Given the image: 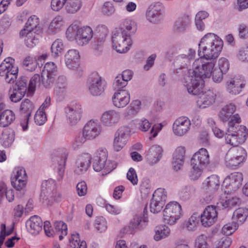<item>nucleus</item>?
I'll return each mask as SVG.
<instances>
[{
	"label": "nucleus",
	"instance_id": "nucleus-1",
	"mask_svg": "<svg viewBox=\"0 0 248 248\" xmlns=\"http://www.w3.org/2000/svg\"><path fill=\"white\" fill-rule=\"evenodd\" d=\"M215 62L211 59L200 57L193 62L192 70L185 78L184 85L190 94H197L203 89L204 79L212 78L215 82Z\"/></svg>",
	"mask_w": 248,
	"mask_h": 248
},
{
	"label": "nucleus",
	"instance_id": "nucleus-2",
	"mask_svg": "<svg viewBox=\"0 0 248 248\" xmlns=\"http://www.w3.org/2000/svg\"><path fill=\"white\" fill-rule=\"evenodd\" d=\"M223 46L222 40L213 33H208L201 40L199 44L198 55L207 59L217 58Z\"/></svg>",
	"mask_w": 248,
	"mask_h": 248
},
{
	"label": "nucleus",
	"instance_id": "nucleus-3",
	"mask_svg": "<svg viewBox=\"0 0 248 248\" xmlns=\"http://www.w3.org/2000/svg\"><path fill=\"white\" fill-rule=\"evenodd\" d=\"M248 137V129L243 125L236 124L228 126L225 135L226 144L237 146L245 142Z\"/></svg>",
	"mask_w": 248,
	"mask_h": 248
},
{
	"label": "nucleus",
	"instance_id": "nucleus-4",
	"mask_svg": "<svg viewBox=\"0 0 248 248\" xmlns=\"http://www.w3.org/2000/svg\"><path fill=\"white\" fill-rule=\"evenodd\" d=\"M66 34L70 39L74 38L78 45L83 46L93 37V31L90 27L79 28L76 24H72L67 29Z\"/></svg>",
	"mask_w": 248,
	"mask_h": 248
},
{
	"label": "nucleus",
	"instance_id": "nucleus-5",
	"mask_svg": "<svg viewBox=\"0 0 248 248\" xmlns=\"http://www.w3.org/2000/svg\"><path fill=\"white\" fill-rule=\"evenodd\" d=\"M41 197L44 202L48 205H51L53 202H60L62 201V194L57 191L56 184L52 179L46 181L42 183Z\"/></svg>",
	"mask_w": 248,
	"mask_h": 248
},
{
	"label": "nucleus",
	"instance_id": "nucleus-6",
	"mask_svg": "<svg viewBox=\"0 0 248 248\" xmlns=\"http://www.w3.org/2000/svg\"><path fill=\"white\" fill-rule=\"evenodd\" d=\"M15 60L12 58H6L0 65V76L3 77L5 82L13 83L17 78L18 67L14 65Z\"/></svg>",
	"mask_w": 248,
	"mask_h": 248
},
{
	"label": "nucleus",
	"instance_id": "nucleus-7",
	"mask_svg": "<svg viewBox=\"0 0 248 248\" xmlns=\"http://www.w3.org/2000/svg\"><path fill=\"white\" fill-rule=\"evenodd\" d=\"M181 206L176 202L168 203L163 212V220L165 223L174 225L180 218L182 213Z\"/></svg>",
	"mask_w": 248,
	"mask_h": 248
},
{
	"label": "nucleus",
	"instance_id": "nucleus-8",
	"mask_svg": "<svg viewBox=\"0 0 248 248\" xmlns=\"http://www.w3.org/2000/svg\"><path fill=\"white\" fill-rule=\"evenodd\" d=\"M112 43L116 50L122 53L129 49L132 42L129 34L117 31L112 36Z\"/></svg>",
	"mask_w": 248,
	"mask_h": 248
},
{
	"label": "nucleus",
	"instance_id": "nucleus-9",
	"mask_svg": "<svg viewBox=\"0 0 248 248\" xmlns=\"http://www.w3.org/2000/svg\"><path fill=\"white\" fill-rule=\"evenodd\" d=\"M236 106L230 103L223 107L220 111L218 116L220 119L224 122H228V126L239 124L241 123V118L239 114H234Z\"/></svg>",
	"mask_w": 248,
	"mask_h": 248
},
{
	"label": "nucleus",
	"instance_id": "nucleus-10",
	"mask_svg": "<svg viewBox=\"0 0 248 248\" xmlns=\"http://www.w3.org/2000/svg\"><path fill=\"white\" fill-rule=\"evenodd\" d=\"M247 156L246 150L237 146L230 150L227 155L226 162L230 167L237 166L245 160Z\"/></svg>",
	"mask_w": 248,
	"mask_h": 248
},
{
	"label": "nucleus",
	"instance_id": "nucleus-11",
	"mask_svg": "<svg viewBox=\"0 0 248 248\" xmlns=\"http://www.w3.org/2000/svg\"><path fill=\"white\" fill-rule=\"evenodd\" d=\"M83 110L79 103L71 104L65 108V114L69 124L76 125L80 120Z\"/></svg>",
	"mask_w": 248,
	"mask_h": 248
},
{
	"label": "nucleus",
	"instance_id": "nucleus-12",
	"mask_svg": "<svg viewBox=\"0 0 248 248\" xmlns=\"http://www.w3.org/2000/svg\"><path fill=\"white\" fill-rule=\"evenodd\" d=\"M130 128L126 126L119 128L114 135L113 148L119 151L125 145L130 135Z\"/></svg>",
	"mask_w": 248,
	"mask_h": 248
},
{
	"label": "nucleus",
	"instance_id": "nucleus-13",
	"mask_svg": "<svg viewBox=\"0 0 248 248\" xmlns=\"http://www.w3.org/2000/svg\"><path fill=\"white\" fill-rule=\"evenodd\" d=\"M27 91V80L22 78L16 82L12 91L9 92L10 100L14 103L19 102L25 96Z\"/></svg>",
	"mask_w": 248,
	"mask_h": 248
},
{
	"label": "nucleus",
	"instance_id": "nucleus-14",
	"mask_svg": "<svg viewBox=\"0 0 248 248\" xmlns=\"http://www.w3.org/2000/svg\"><path fill=\"white\" fill-rule=\"evenodd\" d=\"M167 198L164 189L158 188L153 194V199L150 203V211L153 213L160 212L163 208Z\"/></svg>",
	"mask_w": 248,
	"mask_h": 248
},
{
	"label": "nucleus",
	"instance_id": "nucleus-15",
	"mask_svg": "<svg viewBox=\"0 0 248 248\" xmlns=\"http://www.w3.org/2000/svg\"><path fill=\"white\" fill-rule=\"evenodd\" d=\"M106 85L105 80L99 75L93 73L89 83V90L93 95L98 96L104 92Z\"/></svg>",
	"mask_w": 248,
	"mask_h": 248
},
{
	"label": "nucleus",
	"instance_id": "nucleus-16",
	"mask_svg": "<svg viewBox=\"0 0 248 248\" xmlns=\"http://www.w3.org/2000/svg\"><path fill=\"white\" fill-rule=\"evenodd\" d=\"M243 180V174L239 172H234L225 178L223 185L229 191H235L241 186Z\"/></svg>",
	"mask_w": 248,
	"mask_h": 248
},
{
	"label": "nucleus",
	"instance_id": "nucleus-17",
	"mask_svg": "<svg viewBox=\"0 0 248 248\" xmlns=\"http://www.w3.org/2000/svg\"><path fill=\"white\" fill-rule=\"evenodd\" d=\"M190 125V121L187 117H179L174 121L173 124V132L177 136H183L189 130Z\"/></svg>",
	"mask_w": 248,
	"mask_h": 248
},
{
	"label": "nucleus",
	"instance_id": "nucleus-18",
	"mask_svg": "<svg viewBox=\"0 0 248 248\" xmlns=\"http://www.w3.org/2000/svg\"><path fill=\"white\" fill-rule=\"evenodd\" d=\"M217 212L213 206H208L201 215V222L205 227H208L214 224L217 220Z\"/></svg>",
	"mask_w": 248,
	"mask_h": 248
},
{
	"label": "nucleus",
	"instance_id": "nucleus-19",
	"mask_svg": "<svg viewBox=\"0 0 248 248\" xmlns=\"http://www.w3.org/2000/svg\"><path fill=\"white\" fill-rule=\"evenodd\" d=\"M56 71L57 67L54 62L46 63L41 74L42 84L47 87L52 83Z\"/></svg>",
	"mask_w": 248,
	"mask_h": 248
},
{
	"label": "nucleus",
	"instance_id": "nucleus-20",
	"mask_svg": "<svg viewBox=\"0 0 248 248\" xmlns=\"http://www.w3.org/2000/svg\"><path fill=\"white\" fill-rule=\"evenodd\" d=\"M209 154L205 148H201L195 153L191 159V164L206 168L210 163Z\"/></svg>",
	"mask_w": 248,
	"mask_h": 248
},
{
	"label": "nucleus",
	"instance_id": "nucleus-21",
	"mask_svg": "<svg viewBox=\"0 0 248 248\" xmlns=\"http://www.w3.org/2000/svg\"><path fill=\"white\" fill-rule=\"evenodd\" d=\"M82 130L91 140L97 137L102 132V126L97 120L89 121L84 125Z\"/></svg>",
	"mask_w": 248,
	"mask_h": 248
},
{
	"label": "nucleus",
	"instance_id": "nucleus-22",
	"mask_svg": "<svg viewBox=\"0 0 248 248\" xmlns=\"http://www.w3.org/2000/svg\"><path fill=\"white\" fill-rule=\"evenodd\" d=\"M202 90V89L196 94L199 95L197 100V105L199 108H204L215 102L216 95L213 91L208 90L203 93Z\"/></svg>",
	"mask_w": 248,
	"mask_h": 248
},
{
	"label": "nucleus",
	"instance_id": "nucleus-23",
	"mask_svg": "<svg viewBox=\"0 0 248 248\" xmlns=\"http://www.w3.org/2000/svg\"><path fill=\"white\" fill-rule=\"evenodd\" d=\"M130 100V93L126 90H119L112 96L113 104L118 108L125 107L129 104Z\"/></svg>",
	"mask_w": 248,
	"mask_h": 248
},
{
	"label": "nucleus",
	"instance_id": "nucleus-24",
	"mask_svg": "<svg viewBox=\"0 0 248 248\" xmlns=\"http://www.w3.org/2000/svg\"><path fill=\"white\" fill-rule=\"evenodd\" d=\"M230 68L228 60L224 57L220 58L217 62V66L215 65L214 79L215 82L220 83L223 79V75L225 74Z\"/></svg>",
	"mask_w": 248,
	"mask_h": 248
},
{
	"label": "nucleus",
	"instance_id": "nucleus-25",
	"mask_svg": "<svg viewBox=\"0 0 248 248\" xmlns=\"http://www.w3.org/2000/svg\"><path fill=\"white\" fill-rule=\"evenodd\" d=\"M20 36L25 38V43L27 47L32 48L38 43L40 35L35 31L23 29L20 32Z\"/></svg>",
	"mask_w": 248,
	"mask_h": 248
},
{
	"label": "nucleus",
	"instance_id": "nucleus-26",
	"mask_svg": "<svg viewBox=\"0 0 248 248\" xmlns=\"http://www.w3.org/2000/svg\"><path fill=\"white\" fill-rule=\"evenodd\" d=\"M163 6L160 3H156L151 5L146 11V17L150 22L153 23L158 22L162 15Z\"/></svg>",
	"mask_w": 248,
	"mask_h": 248
},
{
	"label": "nucleus",
	"instance_id": "nucleus-27",
	"mask_svg": "<svg viewBox=\"0 0 248 248\" xmlns=\"http://www.w3.org/2000/svg\"><path fill=\"white\" fill-rule=\"evenodd\" d=\"M120 114L114 110L104 112L100 117V121L105 126L110 127L115 125L120 120Z\"/></svg>",
	"mask_w": 248,
	"mask_h": 248
},
{
	"label": "nucleus",
	"instance_id": "nucleus-28",
	"mask_svg": "<svg viewBox=\"0 0 248 248\" xmlns=\"http://www.w3.org/2000/svg\"><path fill=\"white\" fill-rule=\"evenodd\" d=\"M64 58L65 65L68 68L75 69L78 67L80 55L77 50H69L65 54Z\"/></svg>",
	"mask_w": 248,
	"mask_h": 248
},
{
	"label": "nucleus",
	"instance_id": "nucleus-29",
	"mask_svg": "<svg viewBox=\"0 0 248 248\" xmlns=\"http://www.w3.org/2000/svg\"><path fill=\"white\" fill-rule=\"evenodd\" d=\"M186 148L184 146L177 147L173 154L172 165L175 170H180L185 162Z\"/></svg>",
	"mask_w": 248,
	"mask_h": 248
},
{
	"label": "nucleus",
	"instance_id": "nucleus-30",
	"mask_svg": "<svg viewBox=\"0 0 248 248\" xmlns=\"http://www.w3.org/2000/svg\"><path fill=\"white\" fill-rule=\"evenodd\" d=\"M28 231L34 235L38 234L42 230L43 221L38 216L31 217L26 223Z\"/></svg>",
	"mask_w": 248,
	"mask_h": 248
},
{
	"label": "nucleus",
	"instance_id": "nucleus-31",
	"mask_svg": "<svg viewBox=\"0 0 248 248\" xmlns=\"http://www.w3.org/2000/svg\"><path fill=\"white\" fill-rule=\"evenodd\" d=\"M245 85V84L243 79L234 78L228 82L227 89L230 93L236 95L242 92Z\"/></svg>",
	"mask_w": 248,
	"mask_h": 248
},
{
	"label": "nucleus",
	"instance_id": "nucleus-32",
	"mask_svg": "<svg viewBox=\"0 0 248 248\" xmlns=\"http://www.w3.org/2000/svg\"><path fill=\"white\" fill-rule=\"evenodd\" d=\"M162 152L163 150L160 146L155 145L149 149L146 155V159L150 164H155L161 158Z\"/></svg>",
	"mask_w": 248,
	"mask_h": 248
},
{
	"label": "nucleus",
	"instance_id": "nucleus-33",
	"mask_svg": "<svg viewBox=\"0 0 248 248\" xmlns=\"http://www.w3.org/2000/svg\"><path fill=\"white\" fill-rule=\"evenodd\" d=\"M65 21L62 16L57 15L50 22L47 32L48 34L55 33L64 27Z\"/></svg>",
	"mask_w": 248,
	"mask_h": 248
},
{
	"label": "nucleus",
	"instance_id": "nucleus-34",
	"mask_svg": "<svg viewBox=\"0 0 248 248\" xmlns=\"http://www.w3.org/2000/svg\"><path fill=\"white\" fill-rule=\"evenodd\" d=\"M248 217V209L245 207H239L233 212L232 219L238 225L243 224Z\"/></svg>",
	"mask_w": 248,
	"mask_h": 248
},
{
	"label": "nucleus",
	"instance_id": "nucleus-35",
	"mask_svg": "<svg viewBox=\"0 0 248 248\" xmlns=\"http://www.w3.org/2000/svg\"><path fill=\"white\" fill-rule=\"evenodd\" d=\"M204 183L207 189L213 193H216L220 188L219 178L217 175H212L209 176Z\"/></svg>",
	"mask_w": 248,
	"mask_h": 248
},
{
	"label": "nucleus",
	"instance_id": "nucleus-36",
	"mask_svg": "<svg viewBox=\"0 0 248 248\" xmlns=\"http://www.w3.org/2000/svg\"><path fill=\"white\" fill-rule=\"evenodd\" d=\"M15 140V134L13 129H5L3 130L0 138L1 144L4 148L9 147Z\"/></svg>",
	"mask_w": 248,
	"mask_h": 248
},
{
	"label": "nucleus",
	"instance_id": "nucleus-37",
	"mask_svg": "<svg viewBox=\"0 0 248 248\" xmlns=\"http://www.w3.org/2000/svg\"><path fill=\"white\" fill-rule=\"evenodd\" d=\"M91 157L89 154H85L80 156L77 161V169L76 171L78 173L86 171L91 164Z\"/></svg>",
	"mask_w": 248,
	"mask_h": 248
},
{
	"label": "nucleus",
	"instance_id": "nucleus-38",
	"mask_svg": "<svg viewBox=\"0 0 248 248\" xmlns=\"http://www.w3.org/2000/svg\"><path fill=\"white\" fill-rule=\"evenodd\" d=\"M15 119V115L13 111L10 109L4 110L0 114V126H8Z\"/></svg>",
	"mask_w": 248,
	"mask_h": 248
},
{
	"label": "nucleus",
	"instance_id": "nucleus-39",
	"mask_svg": "<svg viewBox=\"0 0 248 248\" xmlns=\"http://www.w3.org/2000/svg\"><path fill=\"white\" fill-rule=\"evenodd\" d=\"M137 30V24L136 22L129 18L124 19L121 25L119 31L127 33L129 34L134 33Z\"/></svg>",
	"mask_w": 248,
	"mask_h": 248
},
{
	"label": "nucleus",
	"instance_id": "nucleus-40",
	"mask_svg": "<svg viewBox=\"0 0 248 248\" xmlns=\"http://www.w3.org/2000/svg\"><path fill=\"white\" fill-rule=\"evenodd\" d=\"M196 55V51L192 48H189L187 55L182 54L179 55L176 61L177 63H182L181 68H185L189 63L190 60L193 59Z\"/></svg>",
	"mask_w": 248,
	"mask_h": 248
},
{
	"label": "nucleus",
	"instance_id": "nucleus-41",
	"mask_svg": "<svg viewBox=\"0 0 248 248\" xmlns=\"http://www.w3.org/2000/svg\"><path fill=\"white\" fill-rule=\"evenodd\" d=\"M170 232V228L166 225H161L156 227L154 239L155 241H159L168 237Z\"/></svg>",
	"mask_w": 248,
	"mask_h": 248
},
{
	"label": "nucleus",
	"instance_id": "nucleus-42",
	"mask_svg": "<svg viewBox=\"0 0 248 248\" xmlns=\"http://www.w3.org/2000/svg\"><path fill=\"white\" fill-rule=\"evenodd\" d=\"M69 245L71 248H87L86 243L84 241H80L79 235L77 232L72 234L69 239Z\"/></svg>",
	"mask_w": 248,
	"mask_h": 248
},
{
	"label": "nucleus",
	"instance_id": "nucleus-43",
	"mask_svg": "<svg viewBox=\"0 0 248 248\" xmlns=\"http://www.w3.org/2000/svg\"><path fill=\"white\" fill-rule=\"evenodd\" d=\"M141 108V102L139 100L133 101L127 108L125 112L127 117H132L136 115Z\"/></svg>",
	"mask_w": 248,
	"mask_h": 248
},
{
	"label": "nucleus",
	"instance_id": "nucleus-44",
	"mask_svg": "<svg viewBox=\"0 0 248 248\" xmlns=\"http://www.w3.org/2000/svg\"><path fill=\"white\" fill-rule=\"evenodd\" d=\"M64 48V46L61 39H57L52 43L51 47L52 55L57 58L62 53Z\"/></svg>",
	"mask_w": 248,
	"mask_h": 248
},
{
	"label": "nucleus",
	"instance_id": "nucleus-45",
	"mask_svg": "<svg viewBox=\"0 0 248 248\" xmlns=\"http://www.w3.org/2000/svg\"><path fill=\"white\" fill-rule=\"evenodd\" d=\"M82 6L81 0H69L66 5V10L68 13L77 12Z\"/></svg>",
	"mask_w": 248,
	"mask_h": 248
},
{
	"label": "nucleus",
	"instance_id": "nucleus-46",
	"mask_svg": "<svg viewBox=\"0 0 248 248\" xmlns=\"http://www.w3.org/2000/svg\"><path fill=\"white\" fill-rule=\"evenodd\" d=\"M67 87L66 80L64 77L60 76L57 78L55 92L57 95H60L63 93Z\"/></svg>",
	"mask_w": 248,
	"mask_h": 248
},
{
	"label": "nucleus",
	"instance_id": "nucleus-47",
	"mask_svg": "<svg viewBox=\"0 0 248 248\" xmlns=\"http://www.w3.org/2000/svg\"><path fill=\"white\" fill-rule=\"evenodd\" d=\"M106 162L107 161L103 162V160H94V162L93 163V168L94 170L96 171H100L104 169L106 170V172H109L112 171L114 168L109 167V162H108L107 164H106Z\"/></svg>",
	"mask_w": 248,
	"mask_h": 248
},
{
	"label": "nucleus",
	"instance_id": "nucleus-48",
	"mask_svg": "<svg viewBox=\"0 0 248 248\" xmlns=\"http://www.w3.org/2000/svg\"><path fill=\"white\" fill-rule=\"evenodd\" d=\"M23 65L27 70L32 71L35 70L38 65L36 58L33 56H28L25 58L23 62Z\"/></svg>",
	"mask_w": 248,
	"mask_h": 248
},
{
	"label": "nucleus",
	"instance_id": "nucleus-49",
	"mask_svg": "<svg viewBox=\"0 0 248 248\" xmlns=\"http://www.w3.org/2000/svg\"><path fill=\"white\" fill-rule=\"evenodd\" d=\"M67 154L64 153L62 155V158L59 163V165L57 169L58 176L57 179L59 181H61L63 177L65 170V166L66 161L67 159Z\"/></svg>",
	"mask_w": 248,
	"mask_h": 248
},
{
	"label": "nucleus",
	"instance_id": "nucleus-50",
	"mask_svg": "<svg viewBox=\"0 0 248 248\" xmlns=\"http://www.w3.org/2000/svg\"><path fill=\"white\" fill-rule=\"evenodd\" d=\"M241 202L240 199L236 196H228L221 202L222 206L225 208H232Z\"/></svg>",
	"mask_w": 248,
	"mask_h": 248
},
{
	"label": "nucleus",
	"instance_id": "nucleus-51",
	"mask_svg": "<svg viewBox=\"0 0 248 248\" xmlns=\"http://www.w3.org/2000/svg\"><path fill=\"white\" fill-rule=\"evenodd\" d=\"M56 233L59 235L60 240L63 238V236L66 235L67 233V227L66 224L63 221H56L54 224Z\"/></svg>",
	"mask_w": 248,
	"mask_h": 248
},
{
	"label": "nucleus",
	"instance_id": "nucleus-52",
	"mask_svg": "<svg viewBox=\"0 0 248 248\" xmlns=\"http://www.w3.org/2000/svg\"><path fill=\"white\" fill-rule=\"evenodd\" d=\"M34 109L32 103L28 99H25L21 103L20 109L24 113H26V117H30Z\"/></svg>",
	"mask_w": 248,
	"mask_h": 248
},
{
	"label": "nucleus",
	"instance_id": "nucleus-53",
	"mask_svg": "<svg viewBox=\"0 0 248 248\" xmlns=\"http://www.w3.org/2000/svg\"><path fill=\"white\" fill-rule=\"evenodd\" d=\"M188 24L189 19L187 17L179 18L174 24L173 30L177 32L183 31Z\"/></svg>",
	"mask_w": 248,
	"mask_h": 248
},
{
	"label": "nucleus",
	"instance_id": "nucleus-54",
	"mask_svg": "<svg viewBox=\"0 0 248 248\" xmlns=\"http://www.w3.org/2000/svg\"><path fill=\"white\" fill-rule=\"evenodd\" d=\"M39 24V18L35 15L31 16L28 19L24 29H29L30 31H38L37 28Z\"/></svg>",
	"mask_w": 248,
	"mask_h": 248
},
{
	"label": "nucleus",
	"instance_id": "nucleus-55",
	"mask_svg": "<svg viewBox=\"0 0 248 248\" xmlns=\"http://www.w3.org/2000/svg\"><path fill=\"white\" fill-rule=\"evenodd\" d=\"M239 226L233 221L224 225L221 229V232L226 235H231L238 229Z\"/></svg>",
	"mask_w": 248,
	"mask_h": 248
},
{
	"label": "nucleus",
	"instance_id": "nucleus-56",
	"mask_svg": "<svg viewBox=\"0 0 248 248\" xmlns=\"http://www.w3.org/2000/svg\"><path fill=\"white\" fill-rule=\"evenodd\" d=\"M86 134L82 130V133L79 134L76 138L75 141L73 144V147L74 149H78L81 147L87 140H91L88 137L86 136Z\"/></svg>",
	"mask_w": 248,
	"mask_h": 248
},
{
	"label": "nucleus",
	"instance_id": "nucleus-57",
	"mask_svg": "<svg viewBox=\"0 0 248 248\" xmlns=\"http://www.w3.org/2000/svg\"><path fill=\"white\" fill-rule=\"evenodd\" d=\"M95 227L100 232H105L108 227L106 219L103 217H97L95 222Z\"/></svg>",
	"mask_w": 248,
	"mask_h": 248
},
{
	"label": "nucleus",
	"instance_id": "nucleus-58",
	"mask_svg": "<svg viewBox=\"0 0 248 248\" xmlns=\"http://www.w3.org/2000/svg\"><path fill=\"white\" fill-rule=\"evenodd\" d=\"M195 248H210L207 243V237L203 234L199 236L195 241Z\"/></svg>",
	"mask_w": 248,
	"mask_h": 248
},
{
	"label": "nucleus",
	"instance_id": "nucleus-59",
	"mask_svg": "<svg viewBox=\"0 0 248 248\" xmlns=\"http://www.w3.org/2000/svg\"><path fill=\"white\" fill-rule=\"evenodd\" d=\"M47 120L46 112L40 109H38L34 116L35 123L39 125L44 124Z\"/></svg>",
	"mask_w": 248,
	"mask_h": 248
},
{
	"label": "nucleus",
	"instance_id": "nucleus-60",
	"mask_svg": "<svg viewBox=\"0 0 248 248\" xmlns=\"http://www.w3.org/2000/svg\"><path fill=\"white\" fill-rule=\"evenodd\" d=\"M102 12L106 16H111L115 12V8L113 3L111 1H106L102 7Z\"/></svg>",
	"mask_w": 248,
	"mask_h": 248
},
{
	"label": "nucleus",
	"instance_id": "nucleus-61",
	"mask_svg": "<svg viewBox=\"0 0 248 248\" xmlns=\"http://www.w3.org/2000/svg\"><path fill=\"white\" fill-rule=\"evenodd\" d=\"M27 179V176L25 169L22 167H16L14 169L11 179Z\"/></svg>",
	"mask_w": 248,
	"mask_h": 248
},
{
	"label": "nucleus",
	"instance_id": "nucleus-62",
	"mask_svg": "<svg viewBox=\"0 0 248 248\" xmlns=\"http://www.w3.org/2000/svg\"><path fill=\"white\" fill-rule=\"evenodd\" d=\"M232 242L231 238L227 236H223L217 241L215 248H229Z\"/></svg>",
	"mask_w": 248,
	"mask_h": 248
},
{
	"label": "nucleus",
	"instance_id": "nucleus-63",
	"mask_svg": "<svg viewBox=\"0 0 248 248\" xmlns=\"http://www.w3.org/2000/svg\"><path fill=\"white\" fill-rule=\"evenodd\" d=\"M142 220V217L140 216L135 215L133 219H131L129 224V228L131 229V232H132L140 228V224Z\"/></svg>",
	"mask_w": 248,
	"mask_h": 248
},
{
	"label": "nucleus",
	"instance_id": "nucleus-64",
	"mask_svg": "<svg viewBox=\"0 0 248 248\" xmlns=\"http://www.w3.org/2000/svg\"><path fill=\"white\" fill-rule=\"evenodd\" d=\"M42 83L41 77L39 74H35L30 79L28 90L30 93H32L35 91L37 84Z\"/></svg>",
	"mask_w": 248,
	"mask_h": 248
}]
</instances>
